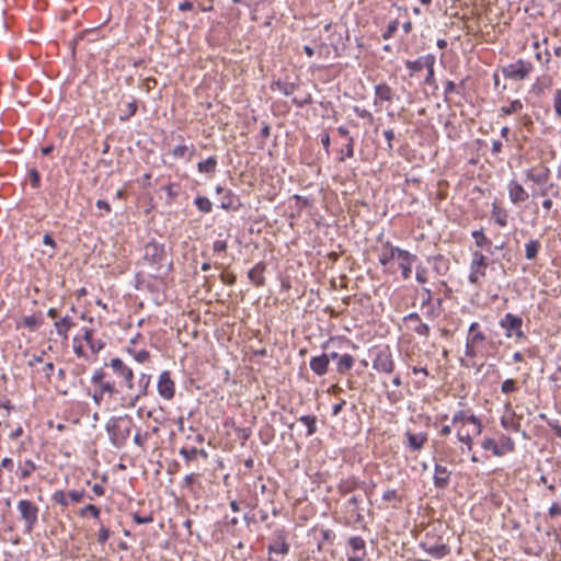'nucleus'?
Masks as SVG:
<instances>
[{"label": "nucleus", "mask_w": 561, "mask_h": 561, "mask_svg": "<svg viewBox=\"0 0 561 561\" xmlns=\"http://www.w3.org/2000/svg\"><path fill=\"white\" fill-rule=\"evenodd\" d=\"M106 432L111 443L121 448L125 446L134 428V421L129 415L112 417L106 423Z\"/></svg>", "instance_id": "1"}, {"label": "nucleus", "mask_w": 561, "mask_h": 561, "mask_svg": "<svg viewBox=\"0 0 561 561\" xmlns=\"http://www.w3.org/2000/svg\"><path fill=\"white\" fill-rule=\"evenodd\" d=\"M85 499L93 500L84 490H57L51 495V501L65 508L75 507L76 504L82 503Z\"/></svg>", "instance_id": "2"}, {"label": "nucleus", "mask_w": 561, "mask_h": 561, "mask_svg": "<svg viewBox=\"0 0 561 561\" xmlns=\"http://www.w3.org/2000/svg\"><path fill=\"white\" fill-rule=\"evenodd\" d=\"M501 329L505 331L507 339L515 337L516 341L525 339L526 335L523 331V319L522 317L514 313H505L499 321Z\"/></svg>", "instance_id": "3"}, {"label": "nucleus", "mask_w": 561, "mask_h": 561, "mask_svg": "<svg viewBox=\"0 0 561 561\" xmlns=\"http://www.w3.org/2000/svg\"><path fill=\"white\" fill-rule=\"evenodd\" d=\"M144 259L149 263L156 271H159L165 261L164 245L152 240L145 245Z\"/></svg>", "instance_id": "4"}, {"label": "nucleus", "mask_w": 561, "mask_h": 561, "mask_svg": "<svg viewBox=\"0 0 561 561\" xmlns=\"http://www.w3.org/2000/svg\"><path fill=\"white\" fill-rule=\"evenodd\" d=\"M113 370V374L121 378V385L125 386L128 391L134 389V371L121 358L115 357L106 364Z\"/></svg>", "instance_id": "5"}, {"label": "nucleus", "mask_w": 561, "mask_h": 561, "mask_svg": "<svg viewBox=\"0 0 561 561\" xmlns=\"http://www.w3.org/2000/svg\"><path fill=\"white\" fill-rule=\"evenodd\" d=\"M534 67L529 61L518 59L502 68V73L506 79L524 80L533 71Z\"/></svg>", "instance_id": "6"}, {"label": "nucleus", "mask_w": 561, "mask_h": 561, "mask_svg": "<svg viewBox=\"0 0 561 561\" xmlns=\"http://www.w3.org/2000/svg\"><path fill=\"white\" fill-rule=\"evenodd\" d=\"M394 359L389 346L379 348L373 359V368L378 373L391 374L394 370Z\"/></svg>", "instance_id": "7"}, {"label": "nucleus", "mask_w": 561, "mask_h": 561, "mask_svg": "<svg viewBox=\"0 0 561 561\" xmlns=\"http://www.w3.org/2000/svg\"><path fill=\"white\" fill-rule=\"evenodd\" d=\"M486 266V257L480 251H474L470 262L469 282L474 285L479 284L480 278L485 276Z\"/></svg>", "instance_id": "8"}, {"label": "nucleus", "mask_w": 561, "mask_h": 561, "mask_svg": "<svg viewBox=\"0 0 561 561\" xmlns=\"http://www.w3.org/2000/svg\"><path fill=\"white\" fill-rule=\"evenodd\" d=\"M91 382L98 386V389L105 396L107 394L110 398L118 394V389L114 381L107 378L106 371L102 368L95 369L92 377Z\"/></svg>", "instance_id": "9"}, {"label": "nucleus", "mask_w": 561, "mask_h": 561, "mask_svg": "<svg viewBox=\"0 0 561 561\" xmlns=\"http://www.w3.org/2000/svg\"><path fill=\"white\" fill-rule=\"evenodd\" d=\"M151 375L141 373L139 375L138 381H137V391L135 393H130L127 397V408H134L138 403V401L148 396L149 387L151 383Z\"/></svg>", "instance_id": "10"}, {"label": "nucleus", "mask_w": 561, "mask_h": 561, "mask_svg": "<svg viewBox=\"0 0 561 561\" xmlns=\"http://www.w3.org/2000/svg\"><path fill=\"white\" fill-rule=\"evenodd\" d=\"M157 391L159 396L170 401L175 396V383L171 378V374L169 370H163L159 375L158 383H157Z\"/></svg>", "instance_id": "11"}, {"label": "nucleus", "mask_w": 561, "mask_h": 561, "mask_svg": "<svg viewBox=\"0 0 561 561\" xmlns=\"http://www.w3.org/2000/svg\"><path fill=\"white\" fill-rule=\"evenodd\" d=\"M433 537H430L427 535V538L425 541L421 543L422 548L432 557L434 558H444L445 556L449 554L450 548L449 546L443 541L442 536L436 541H433Z\"/></svg>", "instance_id": "12"}, {"label": "nucleus", "mask_w": 561, "mask_h": 561, "mask_svg": "<svg viewBox=\"0 0 561 561\" xmlns=\"http://www.w3.org/2000/svg\"><path fill=\"white\" fill-rule=\"evenodd\" d=\"M347 543L351 549L347 561H364L367 556L365 540L359 536H353L348 538Z\"/></svg>", "instance_id": "13"}, {"label": "nucleus", "mask_w": 561, "mask_h": 561, "mask_svg": "<svg viewBox=\"0 0 561 561\" xmlns=\"http://www.w3.org/2000/svg\"><path fill=\"white\" fill-rule=\"evenodd\" d=\"M404 323L410 330L421 336H427L430 334V327L424 323L417 312H411L403 318Z\"/></svg>", "instance_id": "14"}, {"label": "nucleus", "mask_w": 561, "mask_h": 561, "mask_svg": "<svg viewBox=\"0 0 561 561\" xmlns=\"http://www.w3.org/2000/svg\"><path fill=\"white\" fill-rule=\"evenodd\" d=\"M508 197L512 204L519 205L528 199L529 194L520 183L512 180L507 184Z\"/></svg>", "instance_id": "15"}, {"label": "nucleus", "mask_w": 561, "mask_h": 561, "mask_svg": "<svg viewBox=\"0 0 561 561\" xmlns=\"http://www.w3.org/2000/svg\"><path fill=\"white\" fill-rule=\"evenodd\" d=\"M402 251L403 249L393 245L389 241H386L382 243V249L378 256V261L382 266H387L392 260H398Z\"/></svg>", "instance_id": "16"}, {"label": "nucleus", "mask_w": 561, "mask_h": 561, "mask_svg": "<svg viewBox=\"0 0 561 561\" xmlns=\"http://www.w3.org/2000/svg\"><path fill=\"white\" fill-rule=\"evenodd\" d=\"M268 554H282L285 556L289 551V545L286 542L283 533H278L276 539L273 540L267 547ZM270 561H278V559L274 557H270Z\"/></svg>", "instance_id": "17"}, {"label": "nucleus", "mask_w": 561, "mask_h": 561, "mask_svg": "<svg viewBox=\"0 0 561 561\" xmlns=\"http://www.w3.org/2000/svg\"><path fill=\"white\" fill-rule=\"evenodd\" d=\"M451 471L447 467L436 463L434 467V485L444 490L449 485Z\"/></svg>", "instance_id": "18"}, {"label": "nucleus", "mask_w": 561, "mask_h": 561, "mask_svg": "<svg viewBox=\"0 0 561 561\" xmlns=\"http://www.w3.org/2000/svg\"><path fill=\"white\" fill-rule=\"evenodd\" d=\"M399 267L401 268L402 278L409 279L412 274V265L416 261V255L403 250L398 257Z\"/></svg>", "instance_id": "19"}, {"label": "nucleus", "mask_w": 561, "mask_h": 561, "mask_svg": "<svg viewBox=\"0 0 561 561\" xmlns=\"http://www.w3.org/2000/svg\"><path fill=\"white\" fill-rule=\"evenodd\" d=\"M20 514L30 526L37 519V507L30 501L22 500L18 504Z\"/></svg>", "instance_id": "20"}, {"label": "nucleus", "mask_w": 561, "mask_h": 561, "mask_svg": "<svg viewBox=\"0 0 561 561\" xmlns=\"http://www.w3.org/2000/svg\"><path fill=\"white\" fill-rule=\"evenodd\" d=\"M310 369L317 375V376H324L329 370V356H327V353H323L319 356H313L310 359Z\"/></svg>", "instance_id": "21"}, {"label": "nucleus", "mask_w": 561, "mask_h": 561, "mask_svg": "<svg viewBox=\"0 0 561 561\" xmlns=\"http://www.w3.org/2000/svg\"><path fill=\"white\" fill-rule=\"evenodd\" d=\"M404 435L407 437V446L412 451L421 450L424 447L425 443L427 442L426 433L421 432V433L414 434V433L408 431Z\"/></svg>", "instance_id": "22"}, {"label": "nucleus", "mask_w": 561, "mask_h": 561, "mask_svg": "<svg viewBox=\"0 0 561 561\" xmlns=\"http://www.w3.org/2000/svg\"><path fill=\"white\" fill-rule=\"evenodd\" d=\"M217 193H222L220 207L226 210H237L240 206L238 197L229 190L217 187Z\"/></svg>", "instance_id": "23"}, {"label": "nucleus", "mask_w": 561, "mask_h": 561, "mask_svg": "<svg viewBox=\"0 0 561 561\" xmlns=\"http://www.w3.org/2000/svg\"><path fill=\"white\" fill-rule=\"evenodd\" d=\"M550 175V171L547 167L531 168L526 171L527 180L535 184H545Z\"/></svg>", "instance_id": "24"}, {"label": "nucleus", "mask_w": 561, "mask_h": 561, "mask_svg": "<svg viewBox=\"0 0 561 561\" xmlns=\"http://www.w3.org/2000/svg\"><path fill=\"white\" fill-rule=\"evenodd\" d=\"M265 264L260 262L256 263L248 273V277L256 287H261L265 284Z\"/></svg>", "instance_id": "25"}, {"label": "nucleus", "mask_w": 561, "mask_h": 561, "mask_svg": "<svg viewBox=\"0 0 561 561\" xmlns=\"http://www.w3.org/2000/svg\"><path fill=\"white\" fill-rule=\"evenodd\" d=\"M196 152L195 146L178 145L173 148L171 154L174 159L191 161Z\"/></svg>", "instance_id": "26"}, {"label": "nucleus", "mask_w": 561, "mask_h": 561, "mask_svg": "<svg viewBox=\"0 0 561 561\" xmlns=\"http://www.w3.org/2000/svg\"><path fill=\"white\" fill-rule=\"evenodd\" d=\"M218 160L216 156L208 157L204 161L197 163V170L199 173L214 175L217 171Z\"/></svg>", "instance_id": "27"}, {"label": "nucleus", "mask_w": 561, "mask_h": 561, "mask_svg": "<svg viewBox=\"0 0 561 561\" xmlns=\"http://www.w3.org/2000/svg\"><path fill=\"white\" fill-rule=\"evenodd\" d=\"M375 104H377L378 100L381 102H390L392 101L393 92L387 83H379L375 87Z\"/></svg>", "instance_id": "28"}, {"label": "nucleus", "mask_w": 561, "mask_h": 561, "mask_svg": "<svg viewBox=\"0 0 561 561\" xmlns=\"http://www.w3.org/2000/svg\"><path fill=\"white\" fill-rule=\"evenodd\" d=\"M75 325L72 319L69 316L61 318L55 322V329L59 336L67 339L68 331Z\"/></svg>", "instance_id": "29"}, {"label": "nucleus", "mask_w": 561, "mask_h": 561, "mask_svg": "<svg viewBox=\"0 0 561 561\" xmlns=\"http://www.w3.org/2000/svg\"><path fill=\"white\" fill-rule=\"evenodd\" d=\"M362 482L355 477H348L346 479L341 480L339 484V490L341 493L346 494L351 493L362 486Z\"/></svg>", "instance_id": "30"}, {"label": "nucleus", "mask_w": 561, "mask_h": 561, "mask_svg": "<svg viewBox=\"0 0 561 561\" xmlns=\"http://www.w3.org/2000/svg\"><path fill=\"white\" fill-rule=\"evenodd\" d=\"M354 364H355V358L352 355L343 354L340 356V358L336 363V371L340 375H344L353 368Z\"/></svg>", "instance_id": "31"}, {"label": "nucleus", "mask_w": 561, "mask_h": 561, "mask_svg": "<svg viewBox=\"0 0 561 561\" xmlns=\"http://www.w3.org/2000/svg\"><path fill=\"white\" fill-rule=\"evenodd\" d=\"M471 237L474 239L476 245L478 248H486L488 252H490L491 254L494 253V251L491 249V241L485 236L483 229L473 230L471 232Z\"/></svg>", "instance_id": "32"}, {"label": "nucleus", "mask_w": 561, "mask_h": 561, "mask_svg": "<svg viewBox=\"0 0 561 561\" xmlns=\"http://www.w3.org/2000/svg\"><path fill=\"white\" fill-rule=\"evenodd\" d=\"M180 455L185 459L186 463L195 461L198 455L207 458V453L204 449H197L196 447H183L180 449Z\"/></svg>", "instance_id": "33"}, {"label": "nucleus", "mask_w": 561, "mask_h": 561, "mask_svg": "<svg viewBox=\"0 0 561 561\" xmlns=\"http://www.w3.org/2000/svg\"><path fill=\"white\" fill-rule=\"evenodd\" d=\"M83 340L89 344V347L91 348L92 353H99L104 347V343L102 341L95 342L93 340L92 329H83Z\"/></svg>", "instance_id": "34"}, {"label": "nucleus", "mask_w": 561, "mask_h": 561, "mask_svg": "<svg viewBox=\"0 0 561 561\" xmlns=\"http://www.w3.org/2000/svg\"><path fill=\"white\" fill-rule=\"evenodd\" d=\"M491 215L495 224L499 225L500 227H505L507 225L508 215L504 208H501L496 204H493Z\"/></svg>", "instance_id": "35"}, {"label": "nucleus", "mask_w": 561, "mask_h": 561, "mask_svg": "<svg viewBox=\"0 0 561 561\" xmlns=\"http://www.w3.org/2000/svg\"><path fill=\"white\" fill-rule=\"evenodd\" d=\"M433 268L438 275H445L449 270V262L442 254L433 257Z\"/></svg>", "instance_id": "36"}, {"label": "nucleus", "mask_w": 561, "mask_h": 561, "mask_svg": "<svg viewBox=\"0 0 561 561\" xmlns=\"http://www.w3.org/2000/svg\"><path fill=\"white\" fill-rule=\"evenodd\" d=\"M540 250V242L538 240H530L525 244V257L528 261H534Z\"/></svg>", "instance_id": "37"}, {"label": "nucleus", "mask_w": 561, "mask_h": 561, "mask_svg": "<svg viewBox=\"0 0 561 561\" xmlns=\"http://www.w3.org/2000/svg\"><path fill=\"white\" fill-rule=\"evenodd\" d=\"M44 320L42 314H31L23 318V325L32 331L37 330L42 327Z\"/></svg>", "instance_id": "38"}, {"label": "nucleus", "mask_w": 561, "mask_h": 561, "mask_svg": "<svg viewBox=\"0 0 561 561\" xmlns=\"http://www.w3.org/2000/svg\"><path fill=\"white\" fill-rule=\"evenodd\" d=\"M299 421L307 427V436H311L317 432V417L314 415H302Z\"/></svg>", "instance_id": "39"}, {"label": "nucleus", "mask_w": 561, "mask_h": 561, "mask_svg": "<svg viewBox=\"0 0 561 561\" xmlns=\"http://www.w3.org/2000/svg\"><path fill=\"white\" fill-rule=\"evenodd\" d=\"M497 448L502 451V456H504L515 450V443L511 437L502 436L497 443Z\"/></svg>", "instance_id": "40"}, {"label": "nucleus", "mask_w": 561, "mask_h": 561, "mask_svg": "<svg viewBox=\"0 0 561 561\" xmlns=\"http://www.w3.org/2000/svg\"><path fill=\"white\" fill-rule=\"evenodd\" d=\"M194 204L202 213L208 214L213 209V204L209 198L205 196H197L194 201Z\"/></svg>", "instance_id": "41"}, {"label": "nucleus", "mask_w": 561, "mask_h": 561, "mask_svg": "<svg viewBox=\"0 0 561 561\" xmlns=\"http://www.w3.org/2000/svg\"><path fill=\"white\" fill-rule=\"evenodd\" d=\"M481 446L484 450L492 451L494 456L502 457V451L497 448V443L493 438L485 437L482 440Z\"/></svg>", "instance_id": "42"}, {"label": "nucleus", "mask_w": 561, "mask_h": 561, "mask_svg": "<svg viewBox=\"0 0 561 561\" xmlns=\"http://www.w3.org/2000/svg\"><path fill=\"white\" fill-rule=\"evenodd\" d=\"M36 470V465L33 460L26 459L22 465L20 469V478L26 479L31 476L32 472Z\"/></svg>", "instance_id": "43"}, {"label": "nucleus", "mask_w": 561, "mask_h": 561, "mask_svg": "<svg viewBox=\"0 0 561 561\" xmlns=\"http://www.w3.org/2000/svg\"><path fill=\"white\" fill-rule=\"evenodd\" d=\"M354 146H355V139L353 137H348L347 144L341 150L339 160L344 161L346 158H353L354 157Z\"/></svg>", "instance_id": "44"}, {"label": "nucleus", "mask_w": 561, "mask_h": 561, "mask_svg": "<svg viewBox=\"0 0 561 561\" xmlns=\"http://www.w3.org/2000/svg\"><path fill=\"white\" fill-rule=\"evenodd\" d=\"M275 85L286 96L291 95L297 89L295 83L282 80L276 81Z\"/></svg>", "instance_id": "45"}, {"label": "nucleus", "mask_w": 561, "mask_h": 561, "mask_svg": "<svg viewBox=\"0 0 561 561\" xmlns=\"http://www.w3.org/2000/svg\"><path fill=\"white\" fill-rule=\"evenodd\" d=\"M523 103L520 100H513L507 106H502L501 112L504 115H512L523 110Z\"/></svg>", "instance_id": "46"}, {"label": "nucleus", "mask_w": 561, "mask_h": 561, "mask_svg": "<svg viewBox=\"0 0 561 561\" xmlns=\"http://www.w3.org/2000/svg\"><path fill=\"white\" fill-rule=\"evenodd\" d=\"M398 27H399V21L398 20H393V21H390L386 27V30L382 32L381 36L383 39H390L394 33L398 31Z\"/></svg>", "instance_id": "47"}, {"label": "nucleus", "mask_w": 561, "mask_h": 561, "mask_svg": "<svg viewBox=\"0 0 561 561\" xmlns=\"http://www.w3.org/2000/svg\"><path fill=\"white\" fill-rule=\"evenodd\" d=\"M78 513L82 516V517H85V516H92L94 518H98L99 517V514H100V510L92 505V504H87L85 506H83L82 508H80L78 511Z\"/></svg>", "instance_id": "48"}, {"label": "nucleus", "mask_w": 561, "mask_h": 561, "mask_svg": "<svg viewBox=\"0 0 561 561\" xmlns=\"http://www.w3.org/2000/svg\"><path fill=\"white\" fill-rule=\"evenodd\" d=\"M199 478L198 473H190L184 477L183 488L188 490V492H194V484L197 482Z\"/></svg>", "instance_id": "49"}, {"label": "nucleus", "mask_w": 561, "mask_h": 561, "mask_svg": "<svg viewBox=\"0 0 561 561\" xmlns=\"http://www.w3.org/2000/svg\"><path fill=\"white\" fill-rule=\"evenodd\" d=\"M382 500L385 502H389V503H400L402 501V496L396 491V490H387L383 494H382Z\"/></svg>", "instance_id": "50"}, {"label": "nucleus", "mask_w": 561, "mask_h": 561, "mask_svg": "<svg viewBox=\"0 0 561 561\" xmlns=\"http://www.w3.org/2000/svg\"><path fill=\"white\" fill-rule=\"evenodd\" d=\"M137 108H138V105H137V101L136 100H131L130 102H127L126 103V115L124 116H119L121 121H127L129 119L131 116H134L137 112Z\"/></svg>", "instance_id": "51"}, {"label": "nucleus", "mask_w": 561, "mask_h": 561, "mask_svg": "<svg viewBox=\"0 0 561 561\" xmlns=\"http://www.w3.org/2000/svg\"><path fill=\"white\" fill-rule=\"evenodd\" d=\"M552 101L556 116L561 119V89L554 91Z\"/></svg>", "instance_id": "52"}, {"label": "nucleus", "mask_w": 561, "mask_h": 561, "mask_svg": "<svg viewBox=\"0 0 561 561\" xmlns=\"http://www.w3.org/2000/svg\"><path fill=\"white\" fill-rule=\"evenodd\" d=\"M486 336L483 332H477L474 334H468L466 341L472 345L479 346L485 341Z\"/></svg>", "instance_id": "53"}, {"label": "nucleus", "mask_w": 561, "mask_h": 561, "mask_svg": "<svg viewBox=\"0 0 561 561\" xmlns=\"http://www.w3.org/2000/svg\"><path fill=\"white\" fill-rule=\"evenodd\" d=\"M405 67L410 70V73L420 72L423 69L421 57L415 60H407Z\"/></svg>", "instance_id": "54"}, {"label": "nucleus", "mask_w": 561, "mask_h": 561, "mask_svg": "<svg viewBox=\"0 0 561 561\" xmlns=\"http://www.w3.org/2000/svg\"><path fill=\"white\" fill-rule=\"evenodd\" d=\"M517 390V385L514 379H506L501 385V391L505 394L515 392Z\"/></svg>", "instance_id": "55"}, {"label": "nucleus", "mask_w": 561, "mask_h": 561, "mask_svg": "<svg viewBox=\"0 0 561 561\" xmlns=\"http://www.w3.org/2000/svg\"><path fill=\"white\" fill-rule=\"evenodd\" d=\"M30 183L33 188H38L41 185V174L36 169H31L28 171Z\"/></svg>", "instance_id": "56"}, {"label": "nucleus", "mask_w": 561, "mask_h": 561, "mask_svg": "<svg viewBox=\"0 0 561 561\" xmlns=\"http://www.w3.org/2000/svg\"><path fill=\"white\" fill-rule=\"evenodd\" d=\"M428 272L424 266L419 265L416 267L415 279L420 284H425L428 280Z\"/></svg>", "instance_id": "57"}, {"label": "nucleus", "mask_w": 561, "mask_h": 561, "mask_svg": "<svg viewBox=\"0 0 561 561\" xmlns=\"http://www.w3.org/2000/svg\"><path fill=\"white\" fill-rule=\"evenodd\" d=\"M128 352L130 354H133L135 360H137L138 363H145L150 357L149 352L146 351V350H140V351H130V350H128Z\"/></svg>", "instance_id": "58"}, {"label": "nucleus", "mask_w": 561, "mask_h": 561, "mask_svg": "<svg viewBox=\"0 0 561 561\" xmlns=\"http://www.w3.org/2000/svg\"><path fill=\"white\" fill-rule=\"evenodd\" d=\"M291 102L297 106V107H304L308 104H311L312 103V96L311 94L307 93L305 96L302 98H293Z\"/></svg>", "instance_id": "59"}, {"label": "nucleus", "mask_w": 561, "mask_h": 561, "mask_svg": "<svg viewBox=\"0 0 561 561\" xmlns=\"http://www.w3.org/2000/svg\"><path fill=\"white\" fill-rule=\"evenodd\" d=\"M423 68L426 70L434 69L436 57L433 54L421 56Z\"/></svg>", "instance_id": "60"}, {"label": "nucleus", "mask_w": 561, "mask_h": 561, "mask_svg": "<svg viewBox=\"0 0 561 561\" xmlns=\"http://www.w3.org/2000/svg\"><path fill=\"white\" fill-rule=\"evenodd\" d=\"M501 424L504 428L513 430L515 432H518L520 426L513 417H502Z\"/></svg>", "instance_id": "61"}, {"label": "nucleus", "mask_w": 561, "mask_h": 561, "mask_svg": "<svg viewBox=\"0 0 561 561\" xmlns=\"http://www.w3.org/2000/svg\"><path fill=\"white\" fill-rule=\"evenodd\" d=\"M478 347L466 341L465 355L469 358H474L478 355Z\"/></svg>", "instance_id": "62"}, {"label": "nucleus", "mask_w": 561, "mask_h": 561, "mask_svg": "<svg viewBox=\"0 0 561 561\" xmlns=\"http://www.w3.org/2000/svg\"><path fill=\"white\" fill-rule=\"evenodd\" d=\"M214 252L221 253L227 250V241L224 239L215 240L213 243Z\"/></svg>", "instance_id": "63"}, {"label": "nucleus", "mask_w": 561, "mask_h": 561, "mask_svg": "<svg viewBox=\"0 0 561 561\" xmlns=\"http://www.w3.org/2000/svg\"><path fill=\"white\" fill-rule=\"evenodd\" d=\"M457 437L458 439L466 444L468 449L471 450L472 448V438H471V435L469 433L467 434H462L460 431L457 433Z\"/></svg>", "instance_id": "64"}]
</instances>
